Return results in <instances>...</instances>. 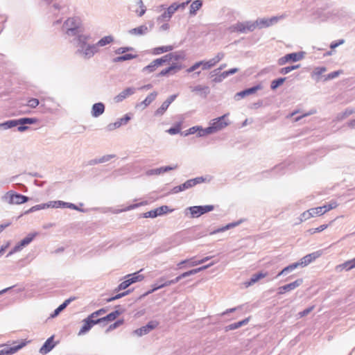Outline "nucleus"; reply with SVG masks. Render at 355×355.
I'll use <instances>...</instances> for the list:
<instances>
[{"mask_svg": "<svg viewBox=\"0 0 355 355\" xmlns=\"http://www.w3.org/2000/svg\"><path fill=\"white\" fill-rule=\"evenodd\" d=\"M57 208H69L80 212H85V209L79 208L76 205L71 202H67L62 200H56Z\"/></svg>", "mask_w": 355, "mask_h": 355, "instance_id": "obj_29", "label": "nucleus"}, {"mask_svg": "<svg viewBox=\"0 0 355 355\" xmlns=\"http://www.w3.org/2000/svg\"><path fill=\"white\" fill-rule=\"evenodd\" d=\"M313 216H320L324 214L323 207H318L315 208L310 209Z\"/></svg>", "mask_w": 355, "mask_h": 355, "instance_id": "obj_59", "label": "nucleus"}, {"mask_svg": "<svg viewBox=\"0 0 355 355\" xmlns=\"http://www.w3.org/2000/svg\"><path fill=\"white\" fill-rule=\"evenodd\" d=\"M114 41V37L112 35H107L100 39L96 43H95L97 49L99 47L105 46L107 44H111Z\"/></svg>", "mask_w": 355, "mask_h": 355, "instance_id": "obj_38", "label": "nucleus"}, {"mask_svg": "<svg viewBox=\"0 0 355 355\" xmlns=\"http://www.w3.org/2000/svg\"><path fill=\"white\" fill-rule=\"evenodd\" d=\"M171 17L172 16L170 14H168L166 10H165L161 15H159L157 17V21L158 22H161V21H168L171 18Z\"/></svg>", "mask_w": 355, "mask_h": 355, "instance_id": "obj_58", "label": "nucleus"}, {"mask_svg": "<svg viewBox=\"0 0 355 355\" xmlns=\"http://www.w3.org/2000/svg\"><path fill=\"white\" fill-rule=\"evenodd\" d=\"M343 71L341 70L335 71L331 73H328L323 76L324 81H328L332 79L337 78L340 74H341Z\"/></svg>", "mask_w": 355, "mask_h": 355, "instance_id": "obj_53", "label": "nucleus"}, {"mask_svg": "<svg viewBox=\"0 0 355 355\" xmlns=\"http://www.w3.org/2000/svg\"><path fill=\"white\" fill-rule=\"evenodd\" d=\"M148 31V28L146 25H141L137 28L130 29L128 33L134 35H144Z\"/></svg>", "mask_w": 355, "mask_h": 355, "instance_id": "obj_35", "label": "nucleus"}, {"mask_svg": "<svg viewBox=\"0 0 355 355\" xmlns=\"http://www.w3.org/2000/svg\"><path fill=\"white\" fill-rule=\"evenodd\" d=\"M168 107H169V105L167 103H166L165 102H164L162 104V105L158 109L156 110V111L155 112V116L163 115Z\"/></svg>", "mask_w": 355, "mask_h": 355, "instance_id": "obj_55", "label": "nucleus"}, {"mask_svg": "<svg viewBox=\"0 0 355 355\" xmlns=\"http://www.w3.org/2000/svg\"><path fill=\"white\" fill-rule=\"evenodd\" d=\"M19 126V119H12L0 123V128L4 130Z\"/></svg>", "mask_w": 355, "mask_h": 355, "instance_id": "obj_39", "label": "nucleus"}, {"mask_svg": "<svg viewBox=\"0 0 355 355\" xmlns=\"http://www.w3.org/2000/svg\"><path fill=\"white\" fill-rule=\"evenodd\" d=\"M248 322H249V318H245V319L239 321L237 322L230 324L227 325V327H225V331H230V330L236 329L243 325L247 324L248 323Z\"/></svg>", "mask_w": 355, "mask_h": 355, "instance_id": "obj_40", "label": "nucleus"}, {"mask_svg": "<svg viewBox=\"0 0 355 355\" xmlns=\"http://www.w3.org/2000/svg\"><path fill=\"white\" fill-rule=\"evenodd\" d=\"M123 322H124L123 320H116L115 322H114L113 324H112L109 326V327L107 329V331H110L116 329L117 327H119V326L123 324Z\"/></svg>", "mask_w": 355, "mask_h": 355, "instance_id": "obj_63", "label": "nucleus"}, {"mask_svg": "<svg viewBox=\"0 0 355 355\" xmlns=\"http://www.w3.org/2000/svg\"><path fill=\"white\" fill-rule=\"evenodd\" d=\"M3 198L10 205H21L29 200L28 196L17 193L12 190L8 191Z\"/></svg>", "mask_w": 355, "mask_h": 355, "instance_id": "obj_3", "label": "nucleus"}, {"mask_svg": "<svg viewBox=\"0 0 355 355\" xmlns=\"http://www.w3.org/2000/svg\"><path fill=\"white\" fill-rule=\"evenodd\" d=\"M91 39L89 34H83L80 33L78 35L74 36L73 42L76 48V51H78L79 49H82L83 47L89 44L88 41Z\"/></svg>", "mask_w": 355, "mask_h": 355, "instance_id": "obj_10", "label": "nucleus"}, {"mask_svg": "<svg viewBox=\"0 0 355 355\" xmlns=\"http://www.w3.org/2000/svg\"><path fill=\"white\" fill-rule=\"evenodd\" d=\"M209 126H208L205 128H203L201 126H199V130L198 131V136L201 137H205L208 135L213 134L211 131L209 130Z\"/></svg>", "mask_w": 355, "mask_h": 355, "instance_id": "obj_57", "label": "nucleus"}, {"mask_svg": "<svg viewBox=\"0 0 355 355\" xmlns=\"http://www.w3.org/2000/svg\"><path fill=\"white\" fill-rule=\"evenodd\" d=\"M321 255L322 252L320 250L306 254L302 257L300 261H297L299 266L305 267L315 261L317 258L320 257Z\"/></svg>", "mask_w": 355, "mask_h": 355, "instance_id": "obj_13", "label": "nucleus"}, {"mask_svg": "<svg viewBox=\"0 0 355 355\" xmlns=\"http://www.w3.org/2000/svg\"><path fill=\"white\" fill-rule=\"evenodd\" d=\"M173 210L169 209V207L167 205H163L159 207H157L155 209L147 211L143 214L144 218H156L159 216H162L168 212H171Z\"/></svg>", "mask_w": 355, "mask_h": 355, "instance_id": "obj_12", "label": "nucleus"}, {"mask_svg": "<svg viewBox=\"0 0 355 355\" xmlns=\"http://www.w3.org/2000/svg\"><path fill=\"white\" fill-rule=\"evenodd\" d=\"M55 346L54 343V336L49 337L43 344L40 349V353L42 354H46L50 352Z\"/></svg>", "mask_w": 355, "mask_h": 355, "instance_id": "obj_21", "label": "nucleus"}, {"mask_svg": "<svg viewBox=\"0 0 355 355\" xmlns=\"http://www.w3.org/2000/svg\"><path fill=\"white\" fill-rule=\"evenodd\" d=\"M99 324L98 319H93L89 315L83 320V324L78 332V335H83L87 333L94 324Z\"/></svg>", "mask_w": 355, "mask_h": 355, "instance_id": "obj_14", "label": "nucleus"}, {"mask_svg": "<svg viewBox=\"0 0 355 355\" xmlns=\"http://www.w3.org/2000/svg\"><path fill=\"white\" fill-rule=\"evenodd\" d=\"M24 343H21L17 345H15L10 347L9 345L3 346V347L0 349V355H11L17 352L19 349L22 348L24 346Z\"/></svg>", "mask_w": 355, "mask_h": 355, "instance_id": "obj_24", "label": "nucleus"}, {"mask_svg": "<svg viewBox=\"0 0 355 355\" xmlns=\"http://www.w3.org/2000/svg\"><path fill=\"white\" fill-rule=\"evenodd\" d=\"M40 101L37 98H31L28 101L27 105L31 108H35L38 106Z\"/></svg>", "mask_w": 355, "mask_h": 355, "instance_id": "obj_64", "label": "nucleus"}, {"mask_svg": "<svg viewBox=\"0 0 355 355\" xmlns=\"http://www.w3.org/2000/svg\"><path fill=\"white\" fill-rule=\"evenodd\" d=\"M62 31L68 37H74L82 33V21L78 17H69L62 26Z\"/></svg>", "mask_w": 355, "mask_h": 355, "instance_id": "obj_1", "label": "nucleus"}, {"mask_svg": "<svg viewBox=\"0 0 355 355\" xmlns=\"http://www.w3.org/2000/svg\"><path fill=\"white\" fill-rule=\"evenodd\" d=\"M286 79V78H279L273 80L270 83L271 89H272V90L276 89L277 87H279L280 85H282L284 83Z\"/></svg>", "mask_w": 355, "mask_h": 355, "instance_id": "obj_50", "label": "nucleus"}, {"mask_svg": "<svg viewBox=\"0 0 355 355\" xmlns=\"http://www.w3.org/2000/svg\"><path fill=\"white\" fill-rule=\"evenodd\" d=\"M168 286L167 282L165 279L164 277H162L157 280V282L152 286V288L147 291L144 295H148L150 293H154L158 289L162 288L164 287Z\"/></svg>", "mask_w": 355, "mask_h": 355, "instance_id": "obj_25", "label": "nucleus"}, {"mask_svg": "<svg viewBox=\"0 0 355 355\" xmlns=\"http://www.w3.org/2000/svg\"><path fill=\"white\" fill-rule=\"evenodd\" d=\"M173 49V46L168 45V46H162L159 47L154 48L153 50V53L154 55H159L166 52L171 51Z\"/></svg>", "mask_w": 355, "mask_h": 355, "instance_id": "obj_44", "label": "nucleus"}, {"mask_svg": "<svg viewBox=\"0 0 355 355\" xmlns=\"http://www.w3.org/2000/svg\"><path fill=\"white\" fill-rule=\"evenodd\" d=\"M227 114H225L220 117L216 118L211 121L209 124V131L212 133H216L229 125V122L225 121Z\"/></svg>", "mask_w": 355, "mask_h": 355, "instance_id": "obj_5", "label": "nucleus"}, {"mask_svg": "<svg viewBox=\"0 0 355 355\" xmlns=\"http://www.w3.org/2000/svg\"><path fill=\"white\" fill-rule=\"evenodd\" d=\"M214 209V206L211 205H197L189 207L186 209V214L189 211L191 218H198L200 216L211 211Z\"/></svg>", "mask_w": 355, "mask_h": 355, "instance_id": "obj_4", "label": "nucleus"}, {"mask_svg": "<svg viewBox=\"0 0 355 355\" xmlns=\"http://www.w3.org/2000/svg\"><path fill=\"white\" fill-rule=\"evenodd\" d=\"M137 57V55L131 54V53H127L122 55H119L118 57H116L113 59L114 62H124L126 60H130L134 58H136Z\"/></svg>", "mask_w": 355, "mask_h": 355, "instance_id": "obj_43", "label": "nucleus"}, {"mask_svg": "<svg viewBox=\"0 0 355 355\" xmlns=\"http://www.w3.org/2000/svg\"><path fill=\"white\" fill-rule=\"evenodd\" d=\"M98 51L99 49H97L95 44H89L78 51H76V54L84 60H89Z\"/></svg>", "mask_w": 355, "mask_h": 355, "instance_id": "obj_6", "label": "nucleus"}, {"mask_svg": "<svg viewBox=\"0 0 355 355\" xmlns=\"http://www.w3.org/2000/svg\"><path fill=\"white\" fill-rule=\"evenodd\" d=\"M355 113L354 108H346L344 112L337 114L336 116V121H340L348 117L349 116Z\"/></svg>", "mask_w": 355, "mask_h": 355, "instance_id": "obj_37", "label": "nucleus"}, {"mask_svg": "<svg viewBox=\"0 0 355 355\" xmlns=\"http://www.w3.org/2000/svg\"><path fill=\"white\" fill-rule=\"evenodd\" d=\"M180 69H181L180 65L173 63L168 67L162 70L159 73H157V77L166 76H168L170 74H174Z\"/></svg>", "mask_w": 355, "mask_h": 355, "instance_id": "obj_23", "label": "nucleus"}, {"mask_svg": "<svg viewBox=\"0 0 355 355\" xmlns=\"http://www.w3.org/2000/svg\"><path fill=\"white\" fill-rule=\"evenodd\" d=\"M48 208H57L56 206V200L55 201H49L46 203H42L40 205H36L35 206H33L29 209L26 210L24 212V214H28L33 212H35L36 211H39L41 209H48Z\"/></svg>", "mask_w": 355, "mask_h": 355, "instance_id": "obj_17", "label": "nucleus"}, {"mask_svg": "<svg viewBox=\"0 0 355 355\" xmlns=\"http://www.w3.org/2000/svg\"><path fill=\"white\" fill-rule=\"evenodd\" d=\"M338 206V203L336 201H331L329 204L323 205V209L324 213L327 211L336 208Z\"/></svg>", "mask_w": 355, "mask_h": 355, "instance_id": "obj_60", "label": "nucleus"}, {"mask_svg": "<svg viewBox=\"0 0 355 355\" xmlns=\"http://www.w3.org/2000/svg\"><path fill=\"white\" fill-rule=\"evenodd\" d=\"M303 282L302 279H297L293 282L286 284L284 286H280L279 288V294H284L287 291H290L291 290H294L297 287L300 286Z\"/></svg>", "mask_w": 355, "mask_h": 355, "instance_id": "obj_19", "label": "nucleus"}, {"mask_svg": "<svg viewBox=\"0 0 355 355\" xmlns=\"http://www.w3.org/2000/svg\"><path fill=\"white\" fill-rule=\"evenodd\" d=\"M327 71V68L325 67H315L313 71L311 73V78L314 79L316 82H319L322 74Z\"/></svg>", "mask_w": 355, "mask_h": 355, "instance_id": "obj_36", "label": "nucleus"}, {"mask_svg": "<svg viewBox=\"0 0 355 355\" xmlns=\"http://www.w3.org/2000/svg\"><path fill=\"white\" fill-rule=\"evenodd\" d=\"M168 54L169 57L171 58V61H178L180 60H183L184 58V54L183 53V52H173L170 53Z\"/></svg>", "mask_w": 355, "mask_h": 355, "instance_id": "obj_52", "label": "nucleus"}, {"mask_svg": "<svg viewBox=\"0 0 355 355\" xmlns=\"http://www.w3.org/2000/svg\"><path fill=\"white\" fill-rule=\"evenodd\" d=\"M157 96V92H153L148 94L147 97L141 102V105H144V107L148 106L153 101H154Z\"/></svg>", "mask_w": 355, "mask_h": 355, "instance_id": "obj_46", "label": "nucleus"}, {"mask_svg": "<svg viewBox=\"0 0 355 355\" xmlns=\"http://www.w3.org/2000/svg\"><path fill=\"white\" fill-rule=\"evenodd\" d=\"M37 234V232L28 234L12 248V250L7 254V257H9L11 254L21 250L23 248L30 244Z\"/></svg>", "mask_w": 355, "mask_h": 355, "instance_id": "obj_9", "label": "nucleus"}, {"mask_svg": "<svg viewBox=\"0 0 355 355\" xmlns=\"http://www.w3.org/2000/svg\"><path fill=\"white\" fill-rule=\"evenodd\" d=\"M231 28L233 32L247 33L248 32L254 31V26L252 21H245L243 22H237L234 24Z\"/></svg>", "mask_w": 355, "mask_h": 355, "instance_id": "obj_7", "label": "nucleus"}, {"mask_svg": "<svg viewBox=\"0 0 355 355\" xmlns=\"http://www.w3.org/2000/svg\"><path fill=\"white\" fill-rule=\"evenodd\" d=\"M299 266V264L297 262L293 263L288 266L285 267L284 269H282L277 275V277H279L281 275H286L288 274L289 272L293 271L295 269L297 268Z\"/></svg>", "mask_w": 355, "mask_h": 355, "instance_id": "obj_41", "label": "nucleus"}, {"mask_svg": "<svg viewBox=\"0 0 355 355\" xmlns=\"http://www.w3.org/2000/svg\"><path fill=\"white\" fill-rule=\"evenodd\" d=\"M121 313L122 311L115 310L103 318H98V320H99V324L104 322H112Z\"/></svg>", "mask_w": 355, "mask_h": 355, "instance_id": "obj_31", "label": "nucleus"}, {"mask_svg": "<svg viewBox=\"0 0 355 355\" xmlns=\"http://www.w3.org/2000/svg\"><path fill=\"white\" fill-rule=\"evenodd\" d=\"M202 6V2L201 0H196L194 1L191 6H190V15H196V12Z\"/></svg>", "mask_w": 355, "mask_h": 355, "instance_id": "obj_45", "label": "nucleus"}, {"mask_svg": "<svg viewBox=\"0 0 355 355\" xmlns=\"http://www.w3.org/2000/svg\"><path fill=\"white\" fill-rule=\"evenodd\" d=\"M131 119V116L130 114H126L123 117L119 119L114 123H111L108 124L106 127L107 131H112L116 128H120L123 125H125Z\"/></svg>", "mask_w": 355, "mask_h": 355, "instance_id": "obj_15", "label": "nucleus"}, {"mask_svg": "<svg viewBox=\"0 0 355 355\" xmlns=\"http://www.w3.org/2000/svg\"><path fill=\"white\" fill-rule=\"evenodd\" d=\"M129 286H130L128 280L125 279V281L122 282L116 288L115 291L118 292L121 290H124L127 288Z\"/></svg>", "mask_w": 355, "mask_h": 355, "instance_id": "obj_62", "label": "nucleus"}, {"mask_svg": "<svg viewBox=\"0 0 355 355\" xmlns=\"http://www.w3.org/2000/svg\"><path fill=\"white\" fill-rule=\"evenodd\" d=\"M104 103L99 102L96 103L92 105L91 114L93 117L97 118L102 115L105 112Z\"/></svg>", "mask_w": 355, "mask_h": 355, "instance_id": "obj_26", "label": "nucleus"}, {"mask_svg": "<svg viewBox=\"0 0 355 355\" xmlns=\"http://www.w3.org/2000/svg\"><path fill=\"white\" fill-rule=\"evenodd\" d=\"M289 62H295L301 60L304 57L303 52L291 53L286 54Z\"/></svg>", "mask_w": 355, "mask_h": 355, "instance_id": "obj_42", "label": "nucleus"}, {"mask_svg": "<svg viewBox=\"0 0 355 355\" xmlns=\"http://www.w3.org/2000/svg\"><path fill=\"white\" fill-rule=\"evenodd\" d=\"M191 89L192 92H198L199 94L204 98H206L210 92V89L208 86H202L200 85L191 87Z\"/></svg>", "mask_w": 355, "mask_h": 355, "instance_id": "obj_32", "label": "nucleus"}, {"mask_svg": "<svg viewBox=\"0 0 355 355\" xmlns=\"http://www.w3.org/2000/svg\"><path fill=\"white\" fill-rule=\"evenodd\" d=\"M143 269L140 270L138 272L128 274L125 277V279H127L130 283V284H135L138 282H141L144 279V276L143 275H140L139 272L142 271Z\"/></svg>", "mask_w": 355, "mask_h": 355, "instance_id": "obj_30", "label": "nucleus"}, {"mask_svg": "<svg viewBox=\"0 0 355 355\" xmlns=\"http://www.w3.org/2000/svg\"><path fill=\"white\" fill-rule=\"evenodd\" d=\"M210 180H211V178H209L208 176L196 177L195 178L187 180L183 184H181L176 187H174L171 189L170 193H178L179 192L184 191L185 190L191 189L197 184H201L203 182H210Z\"/></svg>", "mask_w": 355, "mask_h": 355, "instance_id": "obj_2", "label": "nucleus"}, {"mask_svg": "<svg viewBox=\"0 0 355 355\" xmlns=\"http://www.w3.org/2000/svg\"><path fill=\"white\" fill-rule=\"evenodd\" d=\"M241 220H239V221L234 222V223H230L227 224V225L215 230L214 232V233L225 232V231L230 230L232 227H236L237 225L241 224Z\"/></svg>", "mask_w": 355, "mask_h": 355, "instance_id": "obj_49", "label": "nucleus"}, {"mask_svg": "<svg viewBox=\"0 0 355 355\" xmlns=\"http://www.w3.org/2000/svg\"><path fill=\"white\" fill-rule=\"evenodd\" d=\"M158 67H159V64H157L156 60H154L148 65L144 67L142 69V71L152 73V72L155 71Z\"/></svg>", "mask_w": 355, "mask_h": 355, "instance_id": "obj_47", "label": "nucleus"}, {"mask_svg": "<svg viewBox=\"0 0 355 355\" xmlns=\"http://www.w3.org/2000/svg\"><path fill=\"white\" fill-rule=\"evenodd\" d=\"M225 57V53L223 52H219L216 54V55L207 60L205 61L204 66L202 68L203 70H207L211 69L214 67L218 62H219L223 58Z\"/></svg>", "mask_w": 355, "mask_h": 355, "instance_id": "obj_18", "label": "nucleus"}, {"mask_svg": "<svg viewBox=\"0 0 355 355\" xmlns=\"http://www.w3.org/2000/svg\"><path fill=\"white\" fill-rule=\"evenodd\" d=\"M353 268H354L351 265L350 262L349 261H347L344 262L343 263L338 265L336 267V270L338 271V272H340L343 270H345L346 271H348V270H352Z\"/></svg>", "mask_w": 355, "mask_h": 355, "instance_id": "obj_48", "label": "nucleus"}, {"mask_svg": "<svg viewBox=\"0 0 355 355\" xmlns=\"http://www.w3.org/2000/svg\"><path fill=\"white\" fill-rule=\"evenodd\" d=\"M282 16L280 17H272L271 18H258L252 24L254 26V30L256 28L261 29L263 28H268L274 24L277 23L279 19H282Z\"/></svg>", "mask_w": 355, "mask_h": 355, "instance_id": "obj_8", "label": "nucleus"}, {"mask_svg": "<svg viewBox=\"0 0 355 355\" xmlns=\"http://www.w3.org/2000/svg\"><path fill=\"white\" fill-rule=\"evenodd\" d=\"M130 293H131V291L130 290H128V291H124L123 293L116 294V295H114L113 297L107 298L106 300H107V302H112L114 300L120 299V298H121V297H123L124 296H126L128 294H130Z\"/></svg>", "mask_w": 355, "mask_h": 355, "instance_id": "obj_54", "label": "nucleus"}, {"mask_svg": "<svg viewBox=\"0 0 355 355\" xmlns=\"http://www.w3.org/2000/svg\"><path fill=\"white\" fill-rule=\"evenodd\" d=\"M19 126L17 128V130L19 132H24L25 130L28 129V127L26 125V124H34L37 121L36 118H21L19 119Z\"/></svg>", "mask_w": 355, "mask_h": 355, "instance_id": "obj_22", "label": "nucleus"}, {"mask_svg": "<svg viewBox=\"0 0 355 355\" xmlns=\"http://www.w3.org/2000/svg\"><path fill=\"white\" fill-rule=\"evenodd\" d=\"M135 92L136 89L135 87H127L114 97V101L116 103H120L127 97L134 94Z\"/></svg>", "mask_w": 355, "mask_h": 355, "instance_id": "obj_20", "label": "nucleus"}, {"mask_svg": "<svg viewBox=\"0 0 355 355\" xmlns=\"http://www.w3.org/2000/svg\"><path fill=\"white\" fill-rule=\"evenodd\" d=\"M75 300V297H70L66 300L63 303H62L58 307H57L53 313H51V317L55 318L58 316L60 312H62L72 301Z\"/></svg>", "mask_w": 355, "mask_h": 355, "instance_id": "obj_33", "label": "nucleus"}, {"mask_svg": "<svg viewBox=\"0 0 355 355\" xmlns=\"http://www.w3.org/2000/svg\"><path fill=\"white\" fill-rule=\"evenodd\" d=\"M262 89V86L260 84H258L255 86H253L252 87H250V88H247L244 90H242L239 92H237L236 94H235V99L236 100H239L240 98H244L247 96H249V95H251V94H255L257 91L259 90H261Z\"/></svg>", "mask_w": 355, "mask_h": 355, "instance_id": "obj_16", "label": "nucleus"}, {"mask_svg": "<svg viewBox=\"0 0 355 355\" xmlns=\"http://www.w3.org/2000/svg\"><path fill=\"white\" fill-rule=\"evenodd\" d=\"M156 63L159 64V66H162L165 63H169L171 62V58L169 57V54H166L162 58L155 59Z\"/></svg>", "mask_w": 355, "mask_h": 355, "instance_id": "obj_56", "label": "nucleus"}, {"mask_svg": "<svg viewBox=\"0 0 355 355\" xmlns=\"http://www.w3.org/2000/svg\"><path fill=\"white\" fill-rule=\"evenodd\" d=\"M300 64H296V65H291V66L283 67V68L280 69L279 73L281 74L286 75V74L290 73L291 71L300 68Z\"/></svg>", "mask_w": 355, "mask_h": 355, "instance_id": "obj_51", "label": "nucleus"}, {"mask_svg": "<svg viewBox=\"0 0 355 355\" xmlns=\"http://www.w3.org/2000/svg\"><path fill=\"white\" fill-rule=\"evenodd\" d=\"M314 15L316 19L321 21H324L332 16V13L330 11L320 8L315 11Z\"/></svg>", "mask_w": 355, "mask_h": 355, "instance_id": "obj_28", "label": "nucleus"}, {"mask_svg": "<svg viewBox=\"0 0 355 355\" xmlns=\"http://www.w3.org/2000/svg\"><path fill=\"white\" fill-rule=\"evenodd\" d=\"M214 263H215V262H211V263H210L208 265L203 266H201L200 268L192 269L191 270L184 272L182 273L181 275H180V278L182 279L187 277L189 276L196 275L198 272H201V271H202V270L209 268L210 266H213Z\"/></svg>", "mask_w": 355, "mask_h": 355, "instance_id": "obj_27", "label": "nucleus"}, {"mask_svg": "<svg viewBox=\"0 0 355 355\" xmlns=\"http://www.w3.org/2000/svg\"><path fill=\"white\" fill-rule=\"evenodd\" d=\"M266 275L267 273H264L262 272L253 274L250 277V280L245 282V286L248 287L252 286V284L257 282L259 279L264 278L266 276Z\"/></svg>", "mask_w": 355, "mask_h": 355, "instance_id": "obj_34", "label": "nucleus"}, {"mask_svg": "<svg viewBox=\"0 0 355 355\" xmlns=\"http://www.w3.org/2000/svg\"><path fill=\"white\" fill-rule=\"evenodd\" d=\"M107 312V309L105 308H102L96 311H94L92 314L89 315L90 318L93 319H97L96 318L105 313Z\"/></svg>", "mask_w": 355, "mask_h": 355, "instance_id": "obj_61", "label": "nucleus"}, {"mask_svg": "<svg viewBox=\"0 0 355 355\" xmlns=\"http://www.w3.org/2000/svg\"><path fill=\"white\" fill-rule=\"evenodd\" d=\"M159 325V322L157 320H151L147 323V324L142 326L141 327L137 329L133 333L137 336H142L148 334L151 331L155 329Z\"/></svg>", "mask_w": 355, "mask_h": 355, "instance_id": "obj_11", "label": "nucleus"}]
</instances>
